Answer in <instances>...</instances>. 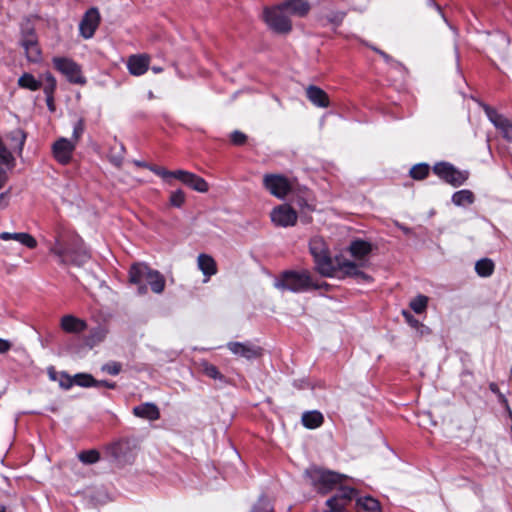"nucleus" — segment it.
Here are the masks:
<instances>
[{
  "label": "nucleus",
  "mask_w": 512,
  "mask_h": 512,
  "mask_svg": "<svg viewBox=\"0 0 512 512\" xmlns=\"http://www.w3.org/2000/svg\"><path fill=\"white\" fill-rule=\"evenodd\" d=\"M53 237V242L49 243V252L58 258L60 264L80 267L90 259L89 253L82 248L81 238L66 225L56 224Z\"/></svg>",
  "instance_id": "obj_1"
},
{
  "label": "nucleus",
  "mask_w": 512,
  "mask_h": 512,
  "mask_svg": "<svg viewBox=\"0 0 512 512\" xmlns=\"http://www.w3.org/2000/svg\"><path fill=\"white\" fill-rule=\"evenodd\" d=\"M275 286L281 290L299 293L311 288H318L307 270L283 272L275 281Z\"/></svg>",
  "instance_id": "obj_2"
},
{
  "label": "nucleus",
  "mask_w": 512,
  "mask_h": 512,
  "mask_svg": "<svg viewBox=\"0 0 512 512\" xmlns=\"http://www.w3.org/2000/svg\"><path fill=\"white\" fill-rule=\"evenodd\" d=\"M309 249L314 258L317 271L325 277H333L336 272V267L324 239L318 236L313 237L310 240Z\"/></svg>",
  "instance_id": "obj_3"
},
{
  "label": "nucleus",
  "mask_w": 512,
  "mask_h": 512,
  "mask_svg": "<svg viewBox=\"0 0 512 512\" xmlns=\"http://www.w3.org/2000/svg\"><path fill=\"white\" fill-rule=\"evenodd\" d=\"M306 476L310 479L311 484L321 494H327L340 484L345 478L344 475L326 471L320 468H311L306 471Z\"/></svg>",
  "instance_id": "obj_4"
},
{
  "label": "nucleus",
  "mask_w": 512,
  "mask_h": 512,
  "mask_svg": "<svg viewBox=\"0 0 512 512\" xmlns=\"http://www.w3.org/2000/svg\"><path fill=\"white\" fill-rule=\"evenodd\" d=\"M263 18L267 26L276 33L287 34L292 30V22L279 3L276 6L265 8Z\"/></svg>",
  "instance_id": "obj_5"
},
{
  "label": "nucleus",
  "mask_w": 512,
  "mask_h": 512,
  "mask_svg": "<svg viewBox=\"0 0 512 512\" xmlns=\"http://www.w3.org/2000/svg\"><path fill=\"white\" fill-rule=\"evenodd\" d=\"M434 173L442 180L454 187L461 186L469 177L468 171H461L447 162H440L434 165Z\"/></svg>",
  "instance_id": "obj_6"
},
{
  "label": "nucleus",
  "mask_w": 512,
  "mask_h": 512,
  "mask_svg": "<svg viewBox=\"0 0 512 512\" xmlns=\"http://www.w3.org/2000/svg\"><path fill=\"white\" fill-rule=\"evenodd\" d=\"M263 186L276 198H285L292 190V183L284 175L265 174L263 176Z\"/></svg>",
  "instance_id": "obj_7"
},
{
  "label": "nucleus",
  "mask_w": 512,
  "mask_h": 512,
  "mask_svg": "<svg viewBox=\"0 0 512 512\" xmlns=\"http://www.w3.org/2000/svg\"><path fill=\"white\" fill-rule=\"evenodd\" d=\"M53 63L55 68L61 72L70 82L76 84H84L85 78L81 73L80 67L68 58H54Z\"/></svg>",
  "instance_id": "obj_8"
},
{
  "label": "nucleus",
  "mask_w": 512,
  "mask_h": 512,
  "mask_svg": "<svg viewBox=\"0 0 512 512\" xmlns=\"http://www.w3.org/2000/svg\"><path fill=\"white\" fill-rule=\"evenodd\" d=\"M356 495V490L348 486H341L338 492L326 501L325 512H344L346 506Z\"/></svg>",
  "instance_id": "obj_9"
},
{
  "label": "nucleus",
  "mask_w": 512,
  "mask_h": 512,
  "mask_svg": "<svg viewBox=\"0 0 512 512\" xmlns=\"http://www.w3.org/2000/svg\"><path fill=\"white\" fill-rule=\"evenodd\" d=\"M271 221L279 227H291L297 223V212L288 204H282L270 213Z\"/></svg>",
  "instance_id": "obj_10"
},
{
  "label": "nucleus",
  "mask_w": 512,
  "mask_h": 512,
  "mask_svg": "<svg viewBox=\"0 0 512 512\" xmlns=\"http://www.w3.org/2000/svg\"><path fill=\"white\" fill-rule=\"evenodd\" d=\"M483 109L488 119L493 123L496 129L500 131L503 138L512 142V122L488 105H483Z\"/></svg>",
  "instance_id": "obj_11"
},
{
  "label": "nucleus",
  "mask_w": 512,
  "mask_h": 512,
  "mask_svg": "<svg viewBox=\"0 0 512 512\" xmlns=\"http://www.w3.org/2000/svg\"><path fill=\"white\" fill-rule=\"evenodd\" d=\"M176 179L200 193H206L209 189V185L204 178L186 170H176Z\"/></svg>",
  "instance_id": "obj_12"
},
{
  "label": "nucleus",
  "mask_w": 512,
  "mask_h": 512,
  "mask_svg": "<svg viewBox=\"0 0 512 512\" xmlns=\"http://www.w3.org/2000/svg\"><path fill=\"white\" fill-rule=\"evenodd\" d=\"M75 147V142L60 138L53 144V155L59 163L67 164L72 158Z\"/></svg>",
  "instance_id": "obj_13"
},
{
  "label": "nucleus",
  "mask_w": 512,
  "mask_h": 512,
  "mask_svg": "<svg viewBox=\"0 0 512 512\" xmlns=\"http://www.w3.org/2000/svg\"><path fill=\"white\" fill-rule=\"evenodd\" d=\"M228 349L235 355L252 360L262 355V348L252 343L229 342Z\"/></svg>",
  "instance_id": "obj_14"
},
{
  "label": "nucleus",
  "mask_w": 512,
  "mask_h": 512,
  "mask_svg": "<svg viewBox=\"0 0 512 512\" xmlns=\"http://www.w3.org/2000/svg\"><path fill=\"white\" fill-rule=\"evenodd\" d=\"M100 22V15L97 9L91 8L84 15L82 21L80 22V33L81 35L89 39L91 38Z\"/></svg>",
  "instance_id": "obj_15"
},
{
  "label": "nucleus",
  "mask_w": 512,
  "mask_h": 512,
  "mask_svg": "<svg viewBox=\"0 0 512 512\" xmlns=\"http://www.w3.org/2000/svg\"><path fill=\"white\" fill-rule=\"evenodd\" d=\"M151 268L144 263H137L131 266L129 270V280L131 283L139 285L138 292L143 295L147 292V287L143 284L148 277Z\"/></svg>",
  "instance_id": "obj_16"
},
{
  "label": "nucleus",
  "mask_w": 512,
  "mask_h": 512,
  "mask_svg": "<svg viewBox=\"0 0 512 512\" xmlns=\"http://www.w3.org/2000/svg\"><path fill=\"white\" fill-rule=\"evenodd\" d=\"M280 4L290 18L306 17L311 9V5L308 0H284Z\"/></svg>",
  "instance_id": "obj_17"
},
{
  "label": "nucleus",
  "mask_w": 512,
  "mask_h": 512,
  "mask_svg": "<svg viewBox=\"0 0 512 512\" xmlns=\"http://www.w3.org/2000/svg\"><path fill=\"white\" fill-rule=\"evenodd\" d=\"M150 58L147 55H132L127 61L129 72L134 76L143 75L149 67Z\"/></svg>",
  "instance_id": "obj_18"
},
{
  "label": "nucleus",
  "mask_w": 512,
  "mask_h": 512,
  "mask_svg": "<svg viewBox=\"0 0 512 512\" xmlns=\"http://www.w3.org/2000/svg\"><path fill=\"white\" fill-rule=\"evenodd\" d=\"M197 266L205 276L204 282L217 273V264L214 258L208 254L201 253L197 257Z\"/></svg>",
  "instance_id": "obj_19"
},
{
  "label": "nucleus",
  "mask_w": 512,
  "mask_h": 512,
  "mask_svg": "<svg viewBox=\"0 0 512 512\" xmlns=\"http://www.w3.org/2000/svg\"><path fill=\"white\" fill-rule=\"evenodd\" d=\"M306 96L317 107L327 108L330 104L328 94L315 85H310L306 88Z\"/></svg>",
  "instance_id": "obj_20"
},
{
  "label": "nucleus",
  "mask_w": 512,
  "mask_h": 512,
  "mask_svg": "<svg viewBox=\"0 0 512 512\" xmlns=\"http://www.w3.org/2000/svg\"><path fill=\"white\" fill-rule=\"evenodd\" d=\"M22 47L24 48L26 57L29 61L38 62L40 60L41 51L34 34L29 33L25 35L22 40Z\"/></svg>",
  "instance_id": "obj_21"
},
{
  "label": "nucleus",
  "mask_w": 512,
  "mask_h": 512,
  "mask_svg": "<svg viewBox=\"0 0 512 512\" xmlns=\"http://www.w3.org/2000/svg\"><path fill=\"white\" fill-rule=\"evenodd\" d=\"M0 239L3 241L15 240L30 249H34L37 246L36 239L31 234L26 232H2L0 233Z\"/></svg>",
  "instance_id": "obj_22"
},
{
  "label": "nucleus",
  "mask_w": 512,
  "mask_h": 512,
  "mask_svg": "<svg viewBox=\"0 0 512 512\" xmlns=\"http://www.w3.org/2000/svg\"><path fill=\"white\" fill-rule=\"evenodd\" d=\"M60 326L67 333H80L86 329L87 324L73 315H65L61 318Z\"/></svg>",
  "instance_id": "obj_23"
},
{
  "label": "nucleus",
  "mask_w": 512,
  "mask_h": 512,
  "mask_svg": "<svg viewBox=\"0 0 512 512\" xmlns=\"http://www.w3.org/2000/svg\"><path fill=\"white\" fill-rule=\"evenodd\" d=\"M133 413L137 417L148 419L151 421L157 420L160 417L158 407L153 403H144L133 408Z\"/></svg>",
  "instance_id": "obj_24"
},
{
  "label": "nucleus",
  "mask_w": 512,
  "mask_h": 512,
  "mask_svg": "<svg viewBox=\"0 0 512 512\" xmlns=\"http://www.w3.org/2000/svg\"><path fill=\"white\" fill-rule=\"evenodd\" d=\"M371 244L364 240L352 241L349 246V251L353 257L362 260L371 252Z\"/></svg>",
  "instance_id": "obj_25"
},
{
  "label": "nucleus",
  "mask_w": 512,
  "mask_h": 512,
  "mask_svg": "<svg viewBox=\"0 0 512 512\" xmlns=\"http://www.w3.org/2000/svg\"><path fill=\"white\" fill-rule=\"evenodd\" d=\"M146 282L150 285L151 290L156 294H161L165 289V278L157 270L151 269Z\"/></svg>",
  "instance_id": "obj_26"
},
{
  "label": "nucleus",
  "mask_w": 512,
  "mask_h": 512,
  "mask_svg": "<svg viewBox=\"0 0 512 512\" xmlns=\"http://www.w3.org/2000/svg\"><path fill=\"white\" fill-rule=\"evenodd\" d=\"M302 424L308 429H315L323 424L324 418L319 411H308L302 415Z\"/></svg>",
  "instance_id": "obj_27"
},
{
  "label": "nucleus",
  "mask_w": 512,
  "mask_h": 512,
  "mask_svg": "<svg viewBox=\"0 0 512 512\" xmlns=\"http://www.w3.org/2000/svg\"><path fill=\"white\" fill-rule=\"evenodd\" d=\"M337 265H338L339 269L342 270L346 275L355 276V277L362 278L367 281L370 280V276L361 272L354 262H351L348 260L338 261Z\"/></svg>",
  "instance_id": "obj_28"
},
{
  "label": "nucleus",
  "mask_w": 512,
  "mask_h": 512,
  "mask_svg": "<svg viewBox=\"0 0 512 512\" xmlns=\"http://www.w3.org/2000/svg\"><path fill=\"white\" fill-rule=\"evenodd\" d=\"M452 202L456 206L471 205L474 202V194L467 189L457 191L452 195Z\"/></svg>",
  "instance_id": "obj_29"
},
{
  "label": "nucleus",
  "mask_w": 512,
  "mask_h": 512,
  "mask_svg": "<svg viewBox=\"0 0 512 512\" xmlns=\"http://www.w3.org/2000/svg\"><path fill=\"white\" fill-rule=\"evenodd\" d=\"M494 262L491 259L483 258L476 262L475 271L480 277H489L494 272Z\"/></svg>",
  "instance_id": "obj_30"
},
{
  "label": "nucleus",
  "mask_w": 512,
  "mask_h": 512,
  "mask_svg": "<svg viewBox=\"0 0 512 512\" xmlns=\"http://www.w3.org/2000/svg\"><path fill=\"white\" fill-rule=\"evenodd\" d=\"M357 505L368 512H376L380 510V503L371 496L360 497L356 501Z\"/></svg>",
  "instance_id": "obj_31"
},
{
  "label": "nucleus",
  "mask_w": 512,
  "mask_h": 512,
  "mask_svg": "<svg viewBox=\"0 0 512 512\" xmlns=\"http://www.w3.org/2000/svg\"><path fill=\"white\" fill-rule=\"evenodd\" d=\"M19 86L22 88L36 91L41 88V82H39L33 75L25 73L18 80Z\"/></svg>",
  "instance_id": "obj_32"
},
{
  "label": "nucleus",
  "mask_w": 512,
  "mask_h": 512,
  "mask_svg": "<svg viewBox=\"0 0 512 512\" xmlns=\"http://www.w3.org/2000/svg\"><path fill=\"white\" fill-rule=\"evenodd\" d=\"M73 378H74L75 385H78L81 387L98 386V381L95 380L92 375L87 374V373L76 374Z\"/></svg>",
  "instance_id": "obj_33"
},
{
  "label": "nucleus",
  "mask_w": 512,
  "mask_h": 512,
  "mask_svg": "<svg viewBox=\"0 0 512 512\" xmlns=\"http://www.w3.org/2000/svg\"><path fill=\"white\" fill-rule=\"evenodd\" d=\"M186 201L185 192L181 189L172 191L169 196V204L172 207L181 208Z\"/></svg>",
  "instance_id": "obj_34"
},
{
  "label": "nucleus",
  "mask_w": 512,
  "mask_h": 512,
  "mask_svg": "<svg viewBox=\"0 0 512 512\" xmlns=\"http://www.w3.org/2000/svg\"><path fill=\"white\" fill-rule=\"evenodd\" d=\"M427 304L428 297L424 295H418L410 302V307L415 313L421 314L426 310Z\"/></svg>",
  "instance_id": "obj_35"
},
{
  "label": "nucleus",
  "mask_w": 512,
  "mask_h": 512,
  "mask_svg": "<svg viewBox=\"0 0 512 512\" xmlns=\"http://www.w3.org/2000/svg\"><path fill=\"white\" fill-rule=\"evenodd\" d=\"M430 168L427 164L414 165L410 170V175L413 179L422 180L429 174Z\"/></svg>",
  "instance_id": "obj_36"
},
{
  "label": "nucleus",
  "mask_w": 512,
  "mask_h": 512,
  "mask_svg": "<svg viewBox=\"0 0 512 512\" xmlns=\"http://www.w3.org/2000/svg\"><path fill=\"white\" fill-rule=\"evenodd\" d=\"M203 373L209 378L224 381V376L220 373L218 368L215 365H212L208 362H204L202 364Z\"/></svg>",
  "instance_id": "obj_37"
},
{
  "label": "nucleus",
  "mask_w": 512,
  "mask_h": 512,
  "mask_svg": "<svg viewBox=\"0 0 512 512\" xmlns=\"http://www.w3.org/2000/svg\"><path fill=\"white\" fill-rule=\"evenodd\" d=\"M100 458L99 452L96 450H88L79 454V459L85 464H94Z\"/></svg>",
  "instance_id": "obj_38"
},
{
  "label": "nucleus",
  "mask_w": 512,
  "mask_h": 512,
  "mask_svg": "<svg viewBox=\"0 0 512 512\" xmlns=\"http://www.w3.org/2000/svg\"><path fill=\"white\" fill-rule=\"evenodd\" d=\"M345 16H346V12H344V11H340V10L331 11L326 16V20L328 23L338 27L342 24Z\"/></svg>",
  "instance_id": "obj_39"
},
{
  "label": "nucleus",
  "mask_w": 512,
  "mask_h": 512,
  "mask_svg": "<svg viewBox=\"0 0 512 512\" xmlns=\"http://www.w3.org/2000/svg\"><path fill=\"white\" fill-rule=\"evenodd\" d=\"M55 88V78L50 73L45 74V84L43 86V90L46 96L53 95Z\"/></svg>",
  "instance_id": "obj_40"
},
{
  "label": "nucleus",
  "mask_w": 512,
  "mask_h": 512,
  "mask_svg": "<svg viewBox=\"0 0 512 512\" xmlns=\"http://www.w3.org/2000/svg\"><path fill=\"white\" fill-rule=\"evenodd\" d=\"M252 512H273V508L267 498L261 497L257 504L254 506Z\"/></svg>",
  "instance_id": "obj_41"
},
{
  "label": "nucleus",
  "mask_w": 512,
  "mask_h": 512,
  "mask_svg": "<svg viewBox=\"0 0 512 512\" xmlns=\"http://www.w3.org/2000/svg\"><path fill=\"white\" fill-rule=\"evenodd\" d=\"M122 369V365L119 362H108L101 367V370L110 375H118Z\"/></svg>",
  "instance_id": "obj_42"
},
{
  "label": "nucleus",
  "mask_w": 512,
  "mask_h": 512,
  "mask_svg": "<svg viewBox=\"0 0 512 512\" xmlns=\"http://www.w3.org/2000/svg\"><path fill=\"white\" fill-rule=\"evenodd\" d=\"M149 169L155 173L156 175L160 176L161 178H163L164 180L170 178V177H173L176 179V170L175 171H169L165 168H162V167H157V166H150Z\"/></svg>",
  "instance_id": "obj_43"
},
{
  "label": "nucleus",
  "mask_w": 512,
  "mask_h": 512,
  "mask_svg": "<svg viewBox=\"0 0 512 512\" xmlns=\"http://www.w3.org/2000/svg\"><path fill=\"white\" fill-rule=\"evenodd\" d=\"M83 132H84V123L82 120H79L74 125L73 135H72V139H70V141L75 142V145H76L78 143V141L80 140Z\"/></svg>",
  "instance_id": "obj_44"
},
{
  "label": "nucleus",
  "mask_w": 512,
  "mask_h": 512,
  "mask_svg": "<svg viewBox=\"0 0 512 512\" xmlns=\"http://www.w3.org/2000/svg\"><path fill=\"white\" fill-rule=\"evenodd\" d=\"M231 142L235 145H243L246 142L247 136L240 132V131H234L231 134Z\"/></svg>",
  "instance_id": "obj_45"
},
{
  "label": "nucleus",
  "mask_w": 512,
  "mask_h": 512,
  "mask_svg": "<svg viewBox=\"0 0 512 512\" xmlns=\"http://www.w3.org/2000/svg\"><path fill=\"white\" fill-rule=\"evenodd\" d=\"M402 314L410 326H412L414 328H419V327L424 328L425 327L422 323H420L417 319H415L409 312L403 311Z\"/></svg>",
  "instance_id": "obj_46"
},
{
  "label": "nucleus",
  "mask_w": 512,
  "mask_h": 512,
  "mask_svg": "<svg viewBox=\"0 0 512 512\" xmlns=\"http://www.w3.org/2000/svg\"><path fill=\"white\" fill-rule=\"evenodd\" d=\"M74 378L66 373H61L60 386L64 389H69L74 385Z\"/></svg>",
  "instance_id": "obj_47"
},
{
  "label": "nucleus",
  "mask_w": 512,
  "mask_h": 512,
  "mask_svg": "<svg viewBox=\"0 0 512 512\" xmlns=\"http://www.w3.org/2000/svg\"><path fill=\"white\" fill-rule=\"evenodd\" d=\"M12 347V343L9 340L0 338V354L8 352Z\"/></svg>",
  "instance_id": "obj_48"
},
{
  "label": "nucleus",
  "mask_w": 512,
  "mask_h": 512,
  "mask_svg": "<svg viewBox=\"0 0 512 512\" xmlns=\"http://www.w3.org/2000/svg\"><path fill=\"white\" fill-rule=\"evenodd\" d=\"M374 51H376L383 59L385 62L387 63H394V59L389 56L387 53H385L384 51L380 50V49H377V48H373Z\"/></svg>",
  "instance_id": "obj_49"
},
{
  "label": "nucleus",
  "mask_w": 512,
  "mask_h": 512,
  "mask_svg": "<svg viewBox=\"0 0 512 512\" xmlns=\"http://www.w3.org/2000/svg\"><path fill=\"white\" fill-rule=\"evenodd\" d=\"M97 387H105V388H108V389H114L116 387V384L114 382H109V381H106V380H101V381H98V386Z\"/></svg>",
  "instance_id": "obj_50"
},
{
  "label": "nucleus",
  "mask_w": 512,
  "mask_h": 512,
  "mask_svg": "<svg viewBox=\"0 0 512 512\" xmlns=\"http://www.w3.org/2000/svg\"><path fill=\"white\" fill-rule=\"evenodd\" d=\"M110 161L117 167H120L122 164V157L121 156H112L110 158Z\"/></svg>",
  "instance_id": "obj_51"
},
{
  "label": "nucleus",
  "mask_w": 512,
  "mask_h": 512,
  "mask_svg": "<svg viewBox=\"0 0 512 512\" xmlns=\"http://www.w3.org/2000/svg\"><path fill=\"white\" fill-rule=\"evenodd\" d=\"M46 102H47V106L48 108L53 111L54 110V100H53V95H49V96H46Z\"/></svg>",
  "instance_id": "obj_52"
},
{
  "label": "nucleus",
  "mask_w": 512,
  "mask_h": 512,
  "mask_svg": "<svg viewBox=\"0 0 512 512\" xmlns=\"http://www.w3.org/2000/svg\"><path fill=\"white\" fill-rule=\"evenodd\" d=\"M94 336L97 338V340H102L104 337H105V332L104 330L102 329H99L97 330L95 333H94Z\"/></svg>",
  "instance_id": "obj_53"
},
{
  "label": "nucleus",
  "mask_w": 512,
  "mask_h": 512,
  "mask_svg": "<svg viewBox=\"0 0 512 512\" xmlns=\"http://www.w3.org/2000/svg\"><path fill=\"white\" fill-rule=\"evenodd\" d=\"M6 194L5 193H2L0 195V207H4L6 206Z\"/></svg>",
  "instance_id": "obj_54"
},
{
  "label": "nucleus",
  "mask_w": 512,
  "mask_h": 512,
  "mask_svg": "<svg viewBox=\"0 0 512 512\" xmlns=\"http://www.w3.org/2000/svg\"><path fill=\"white\" fill-rule=\"evenodd\" d=\"M490 390L492 392H494V393H498L499 392L498 387H497V385L495 383H491L490 384Z\"/></svg>",
  "instance_id": "obj_55"
},
{
  "label": "nucleus",
  "mask_w": 512,
  "mask_h": 512,
  "mask_svg": "<svg viewBox=\"0 0 512 512\" xmlns=\"http://www.w3.org/2000/svg\"><path fill=\"white\" fill-rule=\"evenodd\" d=\"M152 71H153L154 73H160V72L162 71V68H161V67H155V66H154V67H152Z\"/></svg>",
  "instance_id": "obj_56"
},
{
  "label": "nucleus",
  "mask_w": 512,
  "mask_h": 512,
  "mask_svg": "<svg viewBox=\"0 0 512 512\" xmlns=\"http://www.w3.org/2000/svg\"><path fill=\"white\" fill-rule=\"evenodd\" d=\"M136 164L138 166H142V167H148V168L150 167V166H148V165H146L145 163H142V162H136Z\"/></svg>",
  "instance_id": "obj_57"
},
{
  "label": "nucleus",
  "mask_w": 512,
  "mask_h": 512,
  "mask_svg": "<svg viewBox=\"0 0 512 512\" xmlns=\"http://www.w3.org/2000/svg\"><path fill=\"white\" fill-rule=\"evenodd\" d=\"M429 3H430V4H432V5H435V6L437 7V9L440 11V7H439V6H437V5L434 3V1H433V0H429Z\"/></svg>",
  "instance_id": "obj_58"
},
{
  "label": "nucleus",
  "mask_w": 512,
  "mask_h": 512,
  "mask_svg": "<svg viewBox=\"0 0 512 512\" xmlns=\"http://www.w3.org/2000/svg\"><path fill=\"white\" fill-rule=\"evenodd\" d=\"M0 512H6V508L0 505Z\"/></svg>",
  "instance_id": "obj_59"
}]
</instances>
